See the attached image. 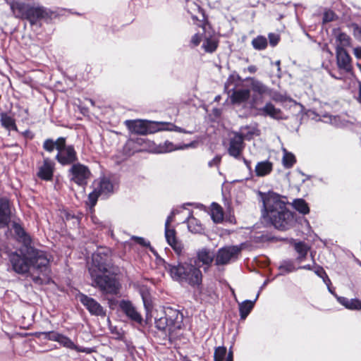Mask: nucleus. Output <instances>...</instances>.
<instances>
[{
    "instance_id": "15",
    "label": "nucleus",
    "mask_w": 361,
    "mask_h": 361,
    "mask_svg": "<svg viewBox=\"0 0 361 361\" xmlns=\"http://www.w3.org/2000/svg\"><path fill=\"white\" fill-rule=\"evenodd\" d=\"M336 60L337 65L339 68L344 70L346 72H350L352 70L351 58L347 53L345 49L336 48Z\"/></svg>"
},
{
    "instance_id": "2",
    "label": "nucleus",
    "mask_w": 361,
    "mask_h": 361,
    "mask_svg": "<svg viewBox=\"0 0 361 361\" xmlns=\"http://www.w3.org/2000/svg\"><path fill=\"white\" fill-rule=\"evenodd\" d=\"M264 210L263 216L277 229L286 231L291 228L295 219L294 214L287 207V201L274 192L262 194Z\"/></svg>"
},
{
    "instance_id": "8",
    "label": "nucleus",
    "mask_w": 361,
    "mask_h": 361,
    "mask_svg": "<svg viewBox=\"0 0 361 361\" xmlns=\"http://www.w3.org/2000/svg\"><path fill=\"white\" fill-rule=\"evenodd\" d=\"M125 124L135 134L146 135L156 131L152 123L145 120H127Z\"/></svg>"
},
{
    "instance_id": "57",
    "label": "nucleus",
    "mask_w": 361,
    "mask_h": 361,
    "mask_svg": "<svg viewBox=\"0 0 361 361\" xmlns=\"http://www.w3.org/2000/svg\"><path fill=\"white\" fill-rule=\"evenodd\" d=\"M243 161L247 166V167L250 168V162L249 161L246 160L245 159H243Z\"/></svg>"
},
{
    "instance_id": "22",
    "label": "nucleus",
    "mask_w": 361,
    "mask_h": 361,
    "mask_svg": "<svg viewBox=\"0 0 361 361\" xmlns=\"http://www.w3.org/2000/svg\"><path fill=\"white\" fill-rule=\"evenodd\" d=\"M260 114L269 116L274 119L283 118L282 112L279 109L276 108L271 103H267L259 109Z\"/></svg>"
},
{
    "instance_id": "29",
    "label": "nucleus",
    "mask_w": 361,
    "mask_h": 361,
    "mask_svg": "<svg viewBox=\"0 0 361 361\" xmlns=\"http://www.w3.org/2000/svg\"><path fill=\"white\" fill-rule=\"evenodd\" d=\"M241 136L247 140L252 139L259 135V130L255 126H245L240 130Z\"/></svg>"
},
{
    "instance_id": "56",
    "label": "nucleus",
    "mask_w": 361,
    "mask_h": 361,
    "mask_svg": "<svg viewBox=\"0 0 361 361\" xmlns=\"http://www.w3.org/2000/svg\"><path fill=\"white\" fill-rule=\"evenodd\" d=\"M358 101L361 103V83L359 85V97Z\"/></svg>"
},
{
    "instance_id": "50",
    "label": "nucleus",
    "mask_w": 361,
    "mask_h": 361,
    "mask_svg": "<svg viewBox=\"0 0 361 361\" xmlns=\"http://www.w3.org/2000/svg\"><path fill=\"white\" fill-rule=\"evenodd\" d=\"M170 126L171 127L168 128V130L185 133V131L183 130L180 128H178L174 125L171 124Z\"/></svg>"
},
{
    "instance_id": "14",
    "label": "nucleus",
    "mask_w": 361,
    "mask_h": 361,
    "mask_svg": "<svg viewBox=\"0 0 361 361\" xmlns=\"http://www.w3.org/2000/svg\"><path fill=\"white\" fill-rule=\"evenodd\" d=\"M73 174V180L78 185H83L89 178L88 169L82 164L73 165L71 169Z\"/></svg>"
},
{
    "instance_id": "5",
    "label": "nucleus",
    "mask_w": 361,
    "mask_h": 361,
    "mask_svg": "<svg viewBox=\"0 0 361 361\" xmlns=\"http://www.w3.org/2000/svg\"><path fill=\"white\" fill-rule=\"evenodd\" d=\"M173 280L186 283L192 286H197L202 281V274L195 259L185 262H179L176 264H168L166 267Z\"/></svg>"
},
{
    "instance_id": "40",
    "label": "nucleus",
    "mask_w": 361,
    "mask_h": 361,
    "mask_svg": "<svg viewBox=\"0 0 361 361\" xmlns=\"http://www.w3.org/2000/svg\"><path fill=\"white\" fill-rule=\"evenodd\" d=\"M101 195L99 192L94 188V190L89 194L88 201L87 204L90 206L92 209L96 204L99 196Z\"/></svg>"
},
{
    "instance_id": "21",
    "label": "nucleus",
    "mask_w": 361,
    "mask_h": 361,
    "mask_svg": "<svg viewBox=\"0 0 361 361\" xmlns=\"http://www.w3.org/2000/svg\"><path fill=\"white\" fill-rule=\"evenodd\" d=\"M250 96L249 90L239 89L233 90L231 95V101L233 104H242L248 100Z\"/></svg>"
},
{
    "instance_id": "47",
    "label": "nucleus",
    "mask_w": 361,
    "mask_h": 361,
    "mask_svg": "<svg viewBox=\"0 0 361 361\" xmlns=\"http://www.w3.org/2000/svg\"><path fill=\"white\" fill-rule=\"evenodd\" d=\"M338 301L343 305L345 308H348V303H349V299L344 298V297H338Z\"/></svg>"
},
{
    "instance_id": "59",
    "label": "nucleus",
    "mask_w": 361,
    "mask_h": 361,
    "mask_svg": "<svg viewBox=\"0 0 361 361\" xmlns=\"http://www.w3.org/2000/svg\"><path fill=\"white\" fill-rule=\"evenodd\" d=\"M276 65H277L278 66H279V65H280V61H278L276 62Z\"/></svg>"
},
{
    "instance_id": "43",
    "label": "nucleus",
    "mask_w": 361,
    "mask_h": 361,
    "mask_svg": "<svg viewBox=\"0 0 361 361\" xmlns=\"http://www.w3.org/2000/svg\"><path fill=\"white\" fill-rule=\"evenodd\" d=\"M58 139L54 142L51 139H47L44 141L43 147L48 152H52L54 148L57 149Z\"/></svg>"
},
{
    "instance_id": "9",
    "label": "nucleus",
    "mask_w": 361,
    "mask_h": 361,
    "mask_svg": "<svg viewBox=\"0 0 361 361\" xmlns=\"http://www.w3.org/2000/svg\"><path fill=\"white\" fill-rule=\"evenodd\" d=\"M175 212H172L171 214L168 216L165 223V238L167 243L170 245L172 248L178 254H180L182 252V245L178 242L176 236V231L173 228H171V224L173 221V216H175Z\"/></svg>"
},
{
    "instance_id": "39",
    "label": "nucleus",
    "mask_w": 361,
    "mask_h": 361,
    "mask_svg": "<svg viewBox=\"0 0 361 361\" xmlns=\"http://www.w3.org/2000/svg\"><path fill=\"white\" fill-rule=\"evenodd\" d=\"M295 249L300 255L298 259L301 261L302 259L305 257L307 253V246L305 243H297L295 244Z\"/></svg>"
},
{
    "instance_id": "35",
    "label": "nucleus",
    "mask_w": 361,
    "mask_h": 361,
    "mask_svg": "<svg viewBox=\"0 0 361 361\" xmlns=\"http://www.w3.org/2000/svg\"><path fill=\"white\" fill-rule=\"evenodd\" d=\"M293 207L302 214L310 212V209L306 202L302 199H296L292 203Z\"/></svg>"
},
{
    "instance_id": "54",
    "label": "nucleus",
    "mask_w": 361,
    "mask_h": 361,
    "mask_svg": "<svg viewBox=\"0 0 361 361\" xmlns=\"http://www.w3.org/2000/svg\"><path fill=\"white\" fill-rule=\"evenodd\" d=\"M233 352L231 350H230L227 355L226 361H233Z\"/></svg>"
},
{
    "instance_id": "6",
    "label": "nucleus",
    "mask_w": 361,
    "mask_h": 361,
    "mask_svg": "<svg viewBox=\"0 0 361 361\" xmlns=\"http://www.w3.org/2000/svg\"><path fill=\"white\" fill-rule=\"evenodd\" d=\"M10 7L15 17L27 19L32 25L37 23L39 20L47 16V12L43 7L36 5L30 0L11 2Z\"/></svg>"
},
{
    "instance_id": "11",
    "label": "nucleus",
    "mask_w": 361,
    "mask_h": 361,
    "mask_svg": "<svg viewBox=\"0 0 361 361\" xmlns=\"http://www.w3.org/2000/svg\"><path fill=\"white\" fill-rule=\"evenodd\" d=\"M240 252V249L237 246L226 247L219 250L216 259V264L228 263L232 259L236 258Z\"/></svg>"
},
{
    "instance_id": "33",
    "label": "nucleus",
    "mask_w": 361,
    "mask_h": 361,
    "mask_svg": "<svg viewBox=\"0 0 361 361\" xmlns=\"http://www.w3.org/2000/svg\"><path fill=\"white\" fill-rule=\"evenodd\" d=\"M336 48L345 49V47L350 46V37L344 32H338L336 35Z\"/></svg>"
},
{
    "instance_id": "44",
    "label": "nucleus",
    "mask_w": 361,
    "mask_h": 361,
    "mask_svg": "<svg viewBox=\"0 0 361 361\" xmlns=\"http://www.w3.org/2000/svg\"><path fill=\"white\" fill-rule=\"evenodd\" d=\"M349 310H360L361 309V301L357 299L349 300L348 308Z\"/></svg>"
},
{
    "instance_id": "13",
    "label": "nucleus",
    "mask_w": 361,
    "mask_h": 361,
    "mask_svg": "<svg viewBox=\"0 0 361 361\" xmlns=\"http://www.w3.org/2000/svg\"><path fill=\"white\" fill-rule=\"evenodd\" d=\"M119 307L122 312L133 322L137 324H141L142 317L141 314L137 311L136 308L133 306L131 302L128 300H121L119 303Z\"/></svg>"
},
{
    "instance_id": "52",
    "label": "nucleus",
    "mask_w": 361,
    "mask_h": 361,
    "mask_svg": "<svg viewBox=\"0 0 361 361\" xmlns=\"http://www.w3.org/2000/svg\"><path fill=\"white\" fill-rule=\"evenodd\" d=\"M355 36L361 42V28L357 27L355 30Z\"/></svg>"
},
{
    "instance_id": "19",
    "label": "nucleus",
    "mask_w": 361,
    "mask_h": 361,
    "mask_svg": "<svg viewBox=\"0 0 361 361\" xmlns=\"http://www.w3.org/2000/svg\"><path fill=\"white\" fill-rule=\"evenodd\" d=\"M54 163L49 159H44L43 165L39 168L38 176L41 178L48 180L53 176Z\"/></svg>"
},
{
    "instance_id": "10",
    "label": "nucleus",
    "mask_w": 361,
    "mask_h": 361,
    "mask_svg": "<svg viewBox=\"0 0 361 361\" xmlns=\"http://www.w3.org/2000/svg\"><path fill=\"white\" fill-rule=\"evenodd\" d=\"M78 299L91 314L100 317L106 316V310L94 298H92L85 294L80 293L78 295Z\"/></svg>"
},
{
    "instance_id": "51",
    "label": "nucleus",
    "mask_w": 361,
    "mask_h": 361,
    "mask_svg": "<svg viewBox=\"0 0 361 361\" xmlns=\"http://www.w3.org/2000/svg\"><path fill=\"white\" fill-rule=\"evenodd\" d=\"M314 272L317 275H318L320 277H322V275L324 274V271L323 270L322 268L321 267H317L315 270H314Z\"/></svg>"
},
{
    "instance_id": "17",
    "label": "nucleus",
    "mask_w": 361,
    "mask_h": 361,
    "mask_svg": "<svg viewBox=\"0 0 361 361\" xmlns=\"http://www.w3.org/2000/svg\"><path fill=\"white\" fill-rule=\"evenodd\" d=\"M10 215L8 201L6 199H0V228L8 225Z\"/></svg>"
},
{
    "instance_id": "26",
    "label": "nucleus",
    "mask_w": 361,
    "mask_h": 361,
    "mask_svg": "<svg viewBox=\"0 0 361 361\" xmlns=\"http://www.w3.org/2000/svg\"><path fill=\"white\" fill-rule=\"evenodd\" d=\"M256 300L257 298L254 301L245 300L239 304V310L241 319H245L247 317L250 311L252 310Z\"/></svg>"
},
{
    "instance_id": "30",
    "label": "nucleus",
    "mask_w": 361,
    "mask_h": 361,
    "mask_svg": "<svg viewBox=\"0 0 361 361\" xmlns=\"http://www.w3.org/2000/svg\"><path fill=\"white\" fill-rule=\"evenodd\" d=\"M187 7L188 11L190 13L192 18L194 20H199L200 18H203L204 14L200 7L194 2H188Z\"/></svg>"
},
{
    "instance_id": "37",
    "label": "nucleus",
    "mask_w": 361,
    "mask_h": 361,
    "mask_svg": "<svg viewBox=\"0 0 361 361\" xmlns=\"http://www.w3.org/2000/svg\"><path fill=\"white\" fill-rule=\"evenodd\" d=\"M252 44L255 49H264L267 46V40L263 36H258L252 39Z\"/></svg>"
},
{
    "instance_id": "7",
    "label": "nucleus",
    "mask_w": 361,
    "mask_h": 361,
    "mask_svg": "<svg viewBox=\"0 0 361 361\" xmlns=\"http://www.w3.org/2000/svg\"><path fill=\"white\" fill-rule=\"evenodd\" d=\"M56 159L63 164H70L76 160V152L72 146H66L63 137L58 138Z\"/></svg>"
},
{
    "instance_id": "34",
    "label": "nucleus",
    "mask_w": 361,
    "mask_h": 361,
    "mask_svg": "<svg viewBox=\"0 0 361 361\" xmlns=\"http://www.w3.org/2000/svg\"><path fill=\"white\" fill-rule=\"evenodd\" d=\"M13 229L16 234L18 236L20 239L23 240L26 247H29V244L30 243V238L25 233L23 228L18 225V224H13Z\"/></svg>"
},
{
    "instance_id": "36",
    "label": "nucleus",
    "mask_w": 361,
    "mask_h": 361,
    "mask_svg": "<svg viewBox=\"0 0 361 361\" xmlns=\"http://www.w3.org/2000/svg\"><path fill=\"white\" fill-rule=\"evenodd\" d=\"M283 164L286 168L291 167L295 162V156L288 152L285 148H283Z\"/></svg>"
},
{
    "instance_id": "42",
    "label": "nucleus",
    "mask_w": 361,
    "mask_h": 361,
    "mask_svg": "<svg viewBox=\"0 0 361 361\" xmlns=\"http://www.w3.org/2000/svg\"><path fill=\"white\" fill-rule=\"evenodd\" d=\"M337 16L335 13L331 10H326L323 14L322 21L323 23H327L336 20Z\"/></svg>"
},
{
    "instance_id": "58",
    "label": "nucleus",
    "mask_w": 361,
    "mask_h": 361,
    "mask_svg": "<svg viewBox=\"0 0 361 361\" xmlns=\"http://www.w3.org/2000/svg\"><path fill=\"white\" fill-rule=\"evenodd\" d=\"M301 269H312V267L311 265L308 264V265H305V266H303V267H301Z\"/></svg>"
},
{
    "instance_id": "55",
    "label": "nucleus",
    "mask_w": 361,
    "mask_h": 361,
    "mask_svg": "<svg viewBox=\"0 0 361 361\" xmlns=\"http://www.w3.org/2000/svg\"><path fill=\"white\" fill-rule=\"evenodd\" d=\"M135 240L138 243H140L141 245H147V243H145V240L142 238H135Z\"/></svg>"
},
{
    "instance_id": "18",
    "label": "nucleus",
    "mask_w": 361,
    "mask_h": 361,
    "mask_svg": "<svg viewBox=\"0 0 361 361\" xmlns=\"http://www.w3.org/2000/svg\"><path fill=\"white\" fill-rule=\"evenodd\" d=\"M94 188L97 189L101 195L106 196L113 192L114 185L106 178H102L94 183Z\"/></svg>"
},
{
    "instance_id": "4",
    "label": "nucleus",
    "mask_w": 361,
    "mask_h": 361,
    "mask_svg": "<svg viewBox=\"0 0 361 361\" xmlns=\"http://www.w3.org/2000/svg\"><path fill=\"white\" fill-rule=\"evenodd\" d=\"M107 257L101 253H94L92 257V264L89 271L94 286L99 287L106 293H117L120 284L114 279L105 275L108 271Z\"/></svg>"
},
{
    "instance_id": "28",
    "label": "nucleus",
    "mask_w": 361,
    "mask_h": 361,
    "mask_svg": "<svg viewBox=\"0 0 361 361\" xmlns=\"http://www.w3.org/2000/svg\"><path fill=\"white\" fill-rule=\"evenodd\" d=\"M1 123L8 130H17L14 119L6 114H1Z\"/></svg>"
},
{
    "instance_id": "3",
    "label": "nucleus",
    "mask_w": 361,
    "mask_h": 361,
    "mask_svg": "<svg viewBox=\"0 0 361 361\" xmlns=\"http://www.w3.org/2000/svg\"><path fill=\"white\" fill-rule=\"evenodd\" d=\"M141 295L147 310V318L149 319V315L154 317L157 329L168 331L171 334L182 327L183 316L178 310L171 307H159L149 312L147 296L143 293Z\"/></svg>"
},
{
    "instance_id": "41",
    "label": "nucleus",
    "mask_w": 361,
    "mask_h": 361,
    "mask_svg": "<svg viewBox=\"0 0 361 361\" xmlns=\"http://www.w3.org/2000/svg\"><path fill=\"white\" fill-rule=\"evenodd\" d=\"M226 354V348L223 346H219L215 349L214 351V361H223Z\"/></svg>"
},
{
    "instance_id": "20",
    "label": "nucleus",
    "mask_w": 361,
    "mask_h": 361,
    "mask_svg": "<svg viewBox=\"0 0 361 361\" xmlns=\"http://www.w3.org/2000/svg\"><path fill=\"white\" fill-rule=\"evenodd\" d=\"M214 254L207 249L200 250L197 254V267H200L199 264L202 263V265L209 266L213 262Z\"/></svg>"
},
{
    "instance_id": "32",
    "label": "nucleus",
    "mask_w": 361,
    "mask_h": 361,
    "mask_svg": "<svg viewBox=\"0 0 361 361\" xmlns=\"http://www.w3.org/2000/svg\"><path fill=\"white\" fill-rule=\"evenodd\" d=\"M188 227L192 233H200L202 231V226L200 221L193 216H188Z\"/></svg>"
},
{
    "instance_id": "31",
    "label": "nucleus",
    "mask_w": 361,
    "mask_h": 361,
    "mask_svg": "<svg viewBox=\"0 0 361 361\" xmlns=\"http://www.w3.org/2000/svg\"><path fill=\"white\" fill-rule=\"evenodd\" d=\"M194 145L193 142H191L188 145H179L177 147H174L172 142H165L164 145L161 146V149L159 150V152L161 153H166V152H170L176 149H183L185 148H188L189 147H192Z\"/></svg>"
},
{
    "instance_id": "45",
    "label": "nucleus",
    "mask_w": 361,
    "mask_h": 361,
    "mask_svg": "<svg viewBox=\"0 0 361 361\" xmlns=\"http://www.w3.org/2000/svg\"><path fill=\"white\" fill-rule=\"evenodd\" d=\"M43 334L45 336V338H48L49 340L56 342H58L59 336H61L60 334L56 332H46L43 333Z\"/></svg>"
},
{
    "instance_id": "27",
    "label": "nucleus",
    "mask_w": 361,
    "mask_h": 361,
    "mask_svg": "<svg viewBox=\"0 0 361 361\" xmlns=\"http://www.w3.org/2000/svg\"><path fill=\"white\" fill-rule=\"evenodd\" d=\"M246 80L250 81V87L253 92L259 94H263L267 92V87L260 81L255 80L253 78H248Z\"/></svg>"
},
{
    "instance_id": "16",
    "label": "nucleus",
    "mask_w": 361,
    "mask_h": 361,
    "mask_svg": "<svg viewBox=\"0 0 361 361\" xmlns=\"http://www.w3.org/2000/svg\"><path fill=\"white\" fill-rule=\"evenodd\" d=\"M218 38L216 35L207 30L204 36V40L202 43V48L206 52L212 53L218 47Z\"/></svg>"
},
{
    "instance_id": "48",
    "label": "nucleus",
    "mask_w": 361,
    "mask_h": 361,
    "mask_svg": "<svg viewBox=\"0 0 361 361\" xmlns=\"http://www.w3.org/2000/svg\"><path fill=\"white\" fill-rule=\"evenodd\" d=\"M221 161V157L220 156H216L209 163V165L210 166L214 165H217Z\"/></svg>"
},
{
    "instance_id": "1",
    "label": "nucleus",
    "mask_w": 361,
    "mask_h": 361,
    "mask_svg": "<svg viewBox=\"0 0 361 361\" xmlns=\"http://www.w3.org/2000/svg\"><path fill=\"white\" fill-rule=\"evenodd\" d=\"M23 256L13 253L10 256V261L13 269L18 274H27L30 269L38 275L30 273L33 282L38 285L49 283L50 280L49 264L51 256L44 251L35 249L31 246L26 247V251L21 250Z\"/></svg>"
},
{
    "instance_id": "46",
    "label": "nucleus",
    "mask_w": 361,
    "mask_h": 361,
    "mask_svg": "<svg viewBox=\"0 0 361 361\" xmlns=\"http://www.w3.org/2000/svg\"><path fill=\"white\" fill-rule=\"evenodd\" d=\"M269 39L271 46H276L279 41V36L278 35L271 33L269 35Z\"/></svg>"
},
{
    "instance_id": "24",
    "label": "nucleus",
    "mask_w": 361,
    "mask_h": 361,
    "mask_svg": "<svg viewBox=\"0 0 361 361\" xmlns=\"http://www.w3.org/2000/svg\"><path fill=\"white\" fill-rule=\"evenodd\" d=\"M207 25H204L200 27V30L191 37L190 40V44L192 47H197L198 46L201 42L203 43L204 40V36L206 32H207Z\"/></svg>"
},
{
    "instance_id": "23",
    "label": "nucleus",
    "mask_w": 361,
    "mask_h": 361,
    "mask_svg": "<svg viewBox=\"0 0 361 361\" xmlns=\"http://www.w3.org/2000/svg\"><path fill=\"white\" fill-rule=\"evenodd\" d=\"M273 169V164L269 161L258 162L255 166V173L259 177L269 175Z\"/></svg>"
},
{
    "instance_id": "25",
    "label": "nucleus",
    "mask_w": 361,
    "mask_h": 361,
    "mask_svg": "<svg viewBox=\"0 0 361 361\" xmlns=\"http://www.w3.org/2000/svg\"><path fill=\"white\" fill-rule=\"evenodd\" d=\"M211 217L215 223H220L223 221L224 212L219 204L214 202L212 204Z\"/></svg>"
},
{
    "instance_id": "12",
    "label": "nucleus",
    "mask_w": 361,
    "mask_h": 361,
    "mask_svg": "<svg viewBox=\"0 0 361 361\" xmlns=\"http://www.w3.org/2000/svg\"><path fill=\"white\" fill-rule=\"evenodd\" d=\"M244 148L243 138L238 133H233L229 141L228 152L229 155L238 158Z\"/></svg>"
},
{
    "instance_id": "53",
    "label": "nucleus",
    "mask_w": 361,
    "mask_h": 361,
    "mask_svg": "<svg viewBox=\"0 0 361 361\" xmlns=\"http://www.w3.org/2000/svg\"><path fill=\"white\" fill-rule=\"evenodd\" d=\"M247 70L250 73H254L257 71V68L255 66H250L247 67Z\"/></svg>"
},
{
    "instance_id": "49",
    "label": "nucleus",
    "mask_w": 361,
    "mask_h": 361,
    "mask_svg": "<svg viewBox=\"0 0 361 361\" xmlns=\"http://www.w3.org/2000/svg\"><path fill=\"white\" fill-rule=\"evenodd\" d=\"M353 51L357 59H361V47L355 48Z\"/></svg>"
},
{
    "instance_id": "38",
    "label": "nucleus",
    "mask_w": 361,
    "mask_h": 361,
    "mask_svg": "<svg viewBox=\"0 0 361 361\" xmlns=\"http://www.w3.org/2000/svg\"><path fill=\"white\" fill-rule=\"evenodd\" d=\"M58 343H59L63 346L70 348V349H75L77 350H79L77 348V346L74 344V343L67 336H63L61 334L59 336Z\"/></svg>"
}]
</instances>
